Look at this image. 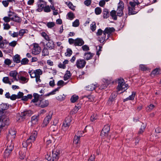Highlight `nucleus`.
Returning a JSON list of instances; mask_svg holds the SVG:
<instances>
[{
    "label": "nucleus",
    "instance_id": "13d9d810",
    "mask_svg": "<svg viewBox=\"0 0 161 161\" xmlns=\"http://www.w3.org/2000/svg\"><path fill=\"white\" fill-rule=\"evenodd\" d=\"M103 81L104 82V84H107V85L108 86L111 83L110 81H109L108 79L103 78L102 79Z\"/></svg>",
    "mask_w": 161,
    "mask_h": 161
},
{
    "label": "nucleus",
    "instance_id": "58836bf2",
    "mask_svg": "<svg viewBox=\"0 0 161 161\" xmlns=\"http://www.w3.org/2000/svg\"><path fill=\"white\" fill-rule=\"evenodd\" d=\"M140 69L142 71H146L148 70V68L145 65L140 64L139 65Z\"/></svg>",
    "mask_w": 161,
    "mask_h": 161
},
{
    "label": "nucleus",
    "instance_id": "4d7b16f0",
    "mask_svg": "<svg viewBox=\"0 0 161 161\" xmlns=\"http://www.w3.org/2000/svg\"><path fill=\"white\" fill-rule=\"evenodd\" d=\"M82 50L84 51H88L90 50L89 47L86 45L82 46Z\"/></svg>",
    "mask_w": 161,
    "mask_h": 161
},
{
    "label": "nucleus",
    "instance_id": "680f3d73",
    "mask_svg": "<svg viewBox=\"0 0 161 161\" xmlns=\"http://www.w3.org/2000/svg\"><path fill=\"white\" fill-rule=\"evenodd\" d=\"M19 155H20L19 158L21 159H23L25 158V154L24 153L20 151L19 152Z\"/></svg>",
    "mask_w": 161,
    "mask_h": 161
},
{
    "label": "nucleus",
    "instance_id": "a18cd8bd",
    "mask_svg": "<svg viewBox=\"0 0 161 161\" xmlns=\"http://www.w3.org/2000/svg\"><path fill=\"white\" fill-rule=\"evenodd\" d=\"M55 25V23L53 22H49L47 23V25L48 28H51Z\"/></svg>",
    "mask_w": 161,
    "mask_h": 161
},
{
    "label": "nucleus",
    "instance_id": "c756f323",
    "mask_svg": "<svg viewBox=\"0 0 161 161\" xmlns=\"http://www.w3.org/2000/svg\"><path fill=\"white\" fill-rule=\"evenodd\" d=\"M96 86L93 84H91L86 86V90L89 91H92L96 88Z\"/></svg>",
    "mask_w": 161,
    "mask_h": 161
},
{
    "label": "nucleus",
    "instance_id": "f03ea898",
    "mask_svg": "<svg viewBox=\"0 0 161 161\" xmlns=\"http://www.w3.org/2000/svg\"><path fill=\"white\" fill-rule=\"evenodd\" d=\"M118 86L117 89L118 91H125L127 89L128 85L125 84L123 79H120L118 80Z\"/></svg>",
    "mask_w": 161,
    "mask_h": 161
},
{
    "label": "nucleus",
    "instance_id": "6e6552de",
    "mask_svg": "<svg viewBox=\"0 0 161 161\" xmlns=\"http://www.w3.org/2000/svg\"><path fill=\"white\" fill-rule=\"evenodd\" d=\"M60 155V151L58 149H54L52 152V161H57Z\"/></svg>",
    "mask_w": 161,
    "mask_h": 161
},
{
    "label": "nucleus",
    "instance_id": "412c9836",
    "mask_svg": "<svg viewBox=\"0 0 161 161\" xmlns=\"http://www.w3.org/2000/svg\"><path fill=\"white\" fill-rule=\"evenodd\" d=\"M48 42L46 44L47 48H48L49 50H52L54 48V44L53 41H48Z\"/></svg>",
    "mask_w": 161,
    "mask_h": 161
},
{
    "label": "nucleus",
    "instance_id": "f257e3e1",
    "mask_svg": "<svg viewBox=\"0 0 161 161\" xmlns=\"http://www.w3.org/2000/svg\"><path fill=\"white\" fill-rule=\"evenodd\" d=\"M129 4V5H127L129 14L134 15L137 14L139 10L136 9L135 3L130 1Z\"/></svg>",
    "mask_w": 161,
    "mask_h": 161
},
{
    "label": "nucleus",
    "instance_id": "473e14b6",
    "mask_svg": "<svg viewBox=\"0 0 161 161\" xmlns=\"http://www.w3.org/2000/svg\"><path fill=\"white\" fill-rule=\"evenodd\" d=\"M67 16L68 17V19L70 20H72L75 17L74 14L71 12L68 13Z\"/></svg>",
    "mask_w": 161,
    "mask_h": 161
},
{
    "label": "nucleus",
    "instance_id": "5fc2aeb1",
    "mask_svg": "<svg viewBox=\"0 0 161 161\" xmlns=\"http://www.w3.org/2000/svg\"><path fill=\"white\" fill-rule=\"evenodd\" d=\"M67 5L70 9L73 11L75 10V9L74 8L75 6L73 5V4L71 2H69L67 4Z\"/></svg>",
    "mask_w": 161,
    "mask_h": 161
},
{
    "label": "nucleus",
    "instance_id": "bb28decb",
    "mask_svg": "<svg viewBox=\"0 0 161 161\" xmlns=\"http://www.w3.org/2000/svg\"><path fill=\"white\" fill-rule=\"evenodd\" d=\"M31 142L28 139L26 141H23L22 142L23 147L25 148L28 145L31 146Z\"/></svg>",
    "mask_w": 161,
    "mask_h": 161
},
{
    "label": "nucleus",
    "instance_id": "a211bd4d",
    "mask_svg": "<svg viewBox=\"0 0 161 161\" xmlns=\"http://www.w3.org/2000/svg\"><path fill=\"white\" fill-rule=\"evenodd\" d=\"M94 55L93 53H91L90 52L85 53L84 54V59L87 60H90L92 58Z\"/></svg>",
    "mask_w": 161,
    "mask_h": 161
},
{
    "label": "nucleus",
    "instance_id": "4468645a",
    "mask_svg": "<svg viewBox=\"0 0 161 161\" xmlns=\"http://www.w3.org/2000/svg\"><path fill=\"white\" fill-rule=\"evenodd\" d=\"M9 108V105L7 104L2 103L0 105V116H2L4 113V111Z\"/></svg>",
    "mask_w": 161,
    "mask_h": 161
},
{
    "label": "nucleus",
    "instance_id": "e433bc0d",
    "mask_svg": "<svg viewBox=\"0 0 161 161\" xmlns=\"http://www.w3.org/2000/svg\"><path fill=\"white\" fill-rule=\"evenodd\" d=\"M29 62V60L27 58H23L20 61L21 64L22 65L27 64Z\"/></svg>",
    "mask_w": 161,
    "mask_h": 161
},
{
    "label": "nucleus",
    "instance_id": "aec40b11",
    "mask_svg": "<svg viewBox=\"0 0 161 161\" xmlns=\"http://www.w3.org/2000/svg\"><path fill=\"white\" fill-rule=\"evenodd\" d=\"M42 94L41 95H39L37 93H34L33 94V96L34 98L32 99L31 101V102L35 103L37 102L38 100L39 101V99L40 98H41V96H42Z\"/></svg>",
    "mask_w": 161,
    "mask_h": 161
},
{
    "label": "nucleus",
    "instance_id": "cd10ccee",
    "mask_svg": "<svg viewBox=\"0 0 161 161\" xmlns=\"http://www.w3.org/2000/svg\"><path fill=\"white\" fill-rule=\"evenodd\" d=\"M16 132L13 130L11 129L9 130V134L8 136L9 137H12L13 138H15Z\"/></svg>",
    "mask_w": 161,
    "mask_h": 161
},
{
    "label": "nucleus",
    "instance_id": "9d476101",
    "mask_svg": "<svg viewBox=\"0 0 161 161\" xmlns=\"http://www.w3.org/2000/svg\"><path fill=\"white\" fill-rule=\"evenodd\" d=\"M36 105H38L39 106L42 108H44L48 105L49 102L48 100H45L42 98H40L38 104H36Z\"/></svg>",
    "mask_w": 161,
    "mask_h": 161
},
{
    "label": "nucleus",
    "instance_id": "bf43d9fd",
    "mask_svg": "<svg viewBox=\"0 0 161 161\" xmlns=\"http://www.w3.org/2000/svg\"><path fill=\"white\" fill-rule=\"evenodd\" d=\"M91 0H86L84 2L85 5L87 6H90L91 4Z\"/></svg>",
    "mask_w": 161,
    "mask_h": 161
},
{
    "label": "nucleus",
    "instance_id": "338daca9",
    "mask_svg": "<svg viewBox=\"0 0 161 161\" xmlns=\"http://www.w3.org/2000/svg\"><path fill=\"white\" fill-rule=\"evenodd\" d=\"M2 3L3 5L5 7H7L9 4V3L7 0L3 1Z\"/></svg>",
    "mask_w": 161,
    "mask_h": 161
},
{
    "label": "nucleus",
    "instance_id": "052dcab7",
    "mask_svg": "<svg viewBox=\"0 0 161 161\" xmlns=\"http://www.w3.org/2000/svg\"><path fill=\"white\" fill-rule=\"evenodd\" d=\"M4 25L3 29L4 30H8L10 28V26L8 23H4L3 24Z\"/></svg>",
    "mask_w": 161,
    "mask_h": 161
},
{
    "label": "nucleus",
    "instance_id": "3c124183",
    "mask_svg": "<svg viewBox=\"0 0 161 161\" xmlns=\"http://www.w3.org/2000/svg\"><path fill=\"white\" fill-rule=\"evenodd\" d=\"M43 9L45 12H49L51 11L50 7L49 5L46 6H45L44 8Z\"/></svg>",
    "mask_w": 161,
    "mask_h": 161
},
{
    "label": "nucleus",
    "instance_id": "393cba45",
    "mask_svg": "<svg viewBox=\"0 0 161 161\" xmlns=\"http://www.w3.org/2000/svg\"><path fill=\"white\" fill-rule=\"evenodd\" d=\"M39 118V115H34L31 118V122L32 123L36 124L38 121Z\"/></svg>",
    "mask_w": 161,
    "mask_h": 161
},
{
    "label": "nucleus",
    "instance_id": "2f4dec72",
    "mask_svg": "<svg viewBox=\"0 0 161 161\" xmlns=\"http://www.w3.org/2000/svg\"><path fill=\"white\" fill-rule=\"evenodd\" d=\"M41 35L44 39L47 41H50V38L45 32H43L41 33Z\"/></svg>",
    "mask_w": 161,
    "mask_h": 161
},
{
    "label": "nucleus",
    "instance_id": "e2e57ef3",
    "mask_svg": "<svg viewBox=\"0 0 161 161\" xmlns=\"http://www.w3.org/2000/svg\"><path fill=\"white\" fill-rule=\"evenodd\" d=\"M97 116L96 114H93L91 117V120L92 121H93L97 119Z\"/></svg>",
    "mask_w": 161,
    "mask_h": 161
},
{
    "label": "nucleus",
    "instance_id": "0e129e2a",
    "mask_svg": "<svg viewBox=\"0 0 161 161\" xmlns=\"http://www.w3.org/2000/svg\"><path fill=\"white\" fill-rule=\"evenodd\" d=\"M136 94L135 92H132V94L130 96L128 97L129 100H133L134 99Z\"/></svg>",
    "mask_w": 161,
    "mask_h": 161
},
{
    "label": "nucleus",
    "instance_id": "9b49d317",
    "mask_svg": "<svg viewBox=\"0 0 161 161\" xmlns=\"http://www.w3.org/2000/svg\"><path fill=\"white\" fill-rule=\"evenodd\" d=\"M86 62L83 59H78L76 62L75 65L79 69H82L85 66Z\"/></svg>",
    "mask_w": 161,
    "mask_h": 161
},
{
    "label": "nucleus",
    "instance_id": "f704fd0d",
    "mask_svg": "<svg viewBox=\"0 0 161 161\" xmlns=\"http://www.w3.org/2000/svg\"><path fill=\"white\" fill-rule=\"evenodd\" d=\"M73 53L71 49L69 48H68L66 50V52L65 53V55L67 57H70L72 54Z\"/></svg>",
    "mask_w": 161,
    "mask_h": 161
},
{
    "label": "nucleus",
    "instance_id": "dca6fc26",
    "mask_svg": "<svg viewBox=\"0 0 161 161\" xmlns=\"http://www.w3.org/2000/svg\"><path fill=\"white\" fill-rule=\"evenodd\" d=\"M80 134H81V131H78L77 133L78 136L75 135L74 136L73 142L74 144H77L79 143L80 138L82 136V135H81Z\"/></svg>",
    "mask_w": 161,
    "mask_h": 161
},
{
    "label": "nucleus",
    "instance_id": "09e8293b",
    "mask_svg": "<svg viewBox=\"0 0 161 161\" xmlns=\"http://www.w3.org/2000/svg\"><path fill=\"white\" fill-rule=\"evenodd\" d=\"M96 28V23L95 22H92V23L91 25V29L92 31H94Z\"/></svg>",
    "mask_w": 161,
    "mask_h": 161
},
{
    "label": "nucleus",
    "instance_id": "39448f33",
    "mask_svg": "<svg viewBox=\"0 0 161 161\" xmlns=\"http://www.w3.org/2000/svg\"><path fill=\"white\" fill-rule=\"evenodd\" d=\"M14 147V144L11 142H8L6 149L4 153V157L5 158H8L10 155L12 151L13 150Z\"/></svg>",
    "mask_w": 161,
    "mask_h": 161
},
{
    "label": "nucleus",
    "instance_id": "b1692460",
    "mask_svg": "<svg viewBox=\"0 0 161 161\" xmlns=\"http://www.w3.org/2000/svg\"><path fill=\"white\" fill-rule=\"evenodd\" d=\"M109 11L107 8H104L103 11V17L104 19H107L109 16Z\"/></svg>",
    "mask_w": 161,
    "mask_h": 161
},
{
    "label": "nucleus",
    "instance_id": "ea45409f",
    "mask_svg": "<svg viewBox=\"0 0 161 161\" xmlns=\"http://www.w3.org/2000/svg\"><path fill=\"white\" fill-rule=\"evenodd\" d=\"M123 10L122 9L117 8V14L118 16L121 17L123 15Z\"/></svg>",
    "mask_w": 161,
    "mask_h": 161
},
{
    "label": "nucleus",
    "instance_id": "79ce46f5",
    "mask_svg": "<svg viewBox=\"0 0 161 161\" xmlns=\"http://www.w3.org/2000/svg\"><path fill=\"white\" fill-rule=\"evenodd\" d=\"M8 43V42L6 39L4 40L3 41H2V42L0 43V48H4V44H7Z\"/></svg>",
    "mask_w": 161,
    "mask_h": 161
},
{
    "label": "nucleus",
    "instance_id": "69168bd1",
    "mask_svg": "<svg viewBox=\"0 0 161 161\" xmlns=\"http://www.w3.org/2000/svg\"><path fill=\"white\" fill-rule=\"evenodd\" d=\"M11 18L9 17L5 16L3 18V19L5 22L8 23L9 22L10 20H11Z\"/></svg>",
    "mask_w": 161,
    "mask_h": 161
},
{
    "label": "nucleus",
    "instance_id": "2eb2a0df",
    "mask_svg": "<svg viewBox=\"0 0 161 161\" xmlns=\"http://www.w3.org/2000/svg\"><path fill=\"white\" fill-rule=\"evenodd\" d=\"M115 31L114 28L113 27H107L105 28L103 31V36H106V34H111Z\"/></svg>",
    "mask_w": 161,
    "mask_h": 161
},
{
    "label": "nucleus",
    "instance_id": "c03bdc74",
    "mask_svg": "<svg viewBox=\"0 0 161 161\" xmlns=\"http://www.w3.org/2000/svg\"><path fill=\"white\" fill-rule=\"evenodd\" d=\"M79 20L78 19H76L73 22L72 26L74 27H77L79 26Z\"/></svg>",
    "mask_w": 161,
    "mask_h": 161
},
{
    "label": "nucleus",
    "instance_id": "de8ad7c7",
    "mask_svg": "<svg viewBox=\"0 0 161 161\" xmlns=\"http://www.w3.org/2000/svg\"><path fill=\"white\" fill-rule=\"evenodd\" d=\"M29 73L31 77V78H34L36 77V76L35 72V70H31L29 72Z\"/></svg>",
    "mask_w": 161,
    "mask_h": 161
},
{
    "label": "nucleus",
    "instance_id": "4be33fe9",
    "mask_svg": "<svg viewBox=\"0 0 161 161\" xmlns=\"http://www.w3.org/2000/svg\"><path fill=\"white\" fill-rule=\"evenodd\" d=\"M13 60L14 63L18 64L20 61L21 57L20 55L18 54H16L13 58Z\"/></svg>",
    "mask_w": 161,
    "mask_h": 161
},
{
    "label": "nucleus",
    "instance_id": "6e6d98bb",
    "mask_svg": "<svg viewBox=\"0 0 161 161\" xmlns=\"http://www.w3.org/2000/svg\"><path fill=\"white\" fill-rule=\"evenodd\" d=\"M11 60L8 58H6L5 59L4 63V64L6 65H8V66H9L11 63Z\"/></svg>",
    "mask_w": 161,
    "mask_h": 161
},
{
    "label": "nucleus",
    "instance_id": "8fccbe9b",
    "mask_svg": "<svg viewBox=\"0 0 161 161\" xmlns=\"http://www.w3.org/2000/svg\"><path fill=\"white\" fill-rule=\"evenodd\" d=\"M35 72L36 76H40L42 73V71L40 69L36 70Z\"/></svg>",
    "mask_w": 161,
    "mask_h": 161
},
{
    "label": "nucleus",
    "instance_id": "20e7f679",
    "mask_svg": "<svg viewBox=\"0 0 161 161\" xmlns=\"http://www.w3.org/2000/svg\"><path fill=\"white\" fill-rule=\"evenodd\" d=\"M110 130V125L109 124H107L105 125L101 132V136H105L110 139V136H108V133Z\"/></svg>",
    "mask_w": 161,
    "mask_h": 161
},
{
    "label": "nucleus",
    "instance_id": "f8f14e48",
    "mask_svg": "<svg viewBox=\"0 0 161 161\" xmlns=\"http://www.w3.org/2000/svg\"><path fill=\"white\" fill-rule=\"evenodd\" d=\"M46 5V3L42 0H39L37 2L38 8L37 9L38 12H41Z\"/></svg>",
    "mask_w": 161,
    "mask_h": 161
},
{
    "label": "nucleus",
    "instance_id": "a878e982",
    "mask_svg": "<svg viewBox=\"0 0 161 161\" xmlns=\"http://www.w3.org/2000/svg\"><path fill=\"white\" fill-rule=\"evenodd\" d=\"M41 50V47L33 48L32 50V52L33 54L35 55H37L40 53Z\"/></svg>",
    "mask_w": 161,
    "mask_h": 161
},
{
    "label": "nucleus",
    "instance_id": "72a5a7b5",
    "mask_svg": "<svg viewBox=\"0 0 161 161\" xmlns=\"http://www.w3.org/2000/svg\"><path fill=\"white\" fill-rule=\"evenodd\" d=\"M78 98L79 97L78 96L76 95H74L71 97L70 100L72 103H74L76 101Z\"/></svg>",
    "mask_w": 161,
    "mask_h": 161
},
{
    "label": "nucleus",
    "instance_id": "c9c22d12",
    "mask_svg": "<svg viewBox=\"0 0 161 161\" xmlns=\"http://www.w3.org/2000/svg\"><path fill=\"white\" fill-rule=\"evenodd\" d=\"M143 125H142L141 128L138 131L137 134L138 135H139L140 134H142L143 132L144 131L145 129L146 128V125H143V124L142 123Z\"/></svg>",
    "mask_w": 161,
    "mask_h": 161
},
{
    "label": "nucleus",
    "instance_id": "7c9ffc66",
    "mask_svg": "<svg viewBox=\"0 0 161 161\" xmlns=\"http://www.w3.org/2000/svg\"><path fill=\"white\" fill-rule=\"evenodd\" d=\"M161 73V71L159 69L156 68L151 72L152 75H159Z\"/></svg>",
    "mask_w": 161,
    "mask_h": 161
},
{
    "label": "nucleus",
    "instance_id": "49530a36",
    "mask_svg": "<svg viewBox=\"0 0 161 161\" xmlns=\"http://www.w3.org/2000/svg\"><path fill=\"white\" fill-rule=\"evenodd\" d=\"M124 4L123 2L120 1L119 2L118 4V8L124 9Z\"/></svg>",
    "mask_w": 161,
    "mask_h": 161
},
{
    "label": "nucleus",
    "instance_id": "5701e85b",
    "mask_svg": "<svg viewBox=\"0 0 161 161\" xmlns=\"http://www.w3.org/2000/svg\"><path fill=\"white\" fill-rule=\"evenodd\" d=\"M42 43L43 45V46H45V44L44 42H42ZM49 49L47 48L46 47H44L42 51V55L43 56H46L47 55H48L49 54V51L48 50Z\"/></svg>",
    "mask_w": 161,
    "mask_h": 161
},
{
    "label": "nucleus",
    "instance_id": "603ef678",
    "mask_svg": "<svg viewBox=\"0 0 161 161\" xmlns=\"http://www.w3.org/2000/svg\"><path fill=\"white\" fill-rule=\"evenodd\" d=\"M154 107L155 106L154 105L151 104L148 106L147 110L148 111L150 112L153 109Z\"/></svg>",
    "mask_w": 161,
    "mask_h": 161
},
{
    "label": "nucleus",
    "instance_id": "1a4fd4ad",
    "mask_svg": "<svg viewBox=\"0 0 161 161\" xmlns=\"http://www.w3.org/2000/svg\"><path fill=\"white\" fill-rule=\"evenodd\" d=\"M9 119L4 116H0V125L1 127H4L6 125L9 124Z\"/></svg>",
    "mask_w": 161,
    "mask_h": 161
},
{
    "label": "nucleus",
    "instance_id": "774afa93",
    "mask_svg": "<svg viewBox=\"0 0 161 161\" xmlns=\"http://www.w3.org/2000/svg\"><path fill=\"white\" fill-rule=\"evenodd\" d=\"M108 86L107 84L104 83L100 86L99 88L101 90L105 89L107 88Z\"/></svg>",
    "mask_w": 161,
    "mask_h": 161
},
{
    "label": "nucleus",
    "instance_id": "c85d7f7f",
    "mask_svg": "<svg viewBox=\"0 0 161 161\" xmlns=\"http://www.w3.org/2000/svg\"><path fill=\"white\" fill-rule=\"evenodd\" d=\"M110 15L114 20L117 19V15H116V11L115 10H112L110 13Z\"/></svg>",
    "mask_w": 161,
    "mask_h": 161
},
{
    "label": "nucleus",
    "instance_id": "0eeeda50",
    "mask_svg": "<svg viewBox=\"0 0 161 161\" xmlns=\"http://www.w3.org/2000/svg\"><path fill=\"white\" fill-rule=\"evenodd\" d=\"M117 95V93L115 92H113L112 93L107 103L108 105L111 106L115 103Z\"/></svg>",
    "mask_w": 161,
    "mask_h": 161
},
{
    "label": "nucleus",
    "instance_id": "a19ab883",
    "mask_svg": "<svg viewBox=\"0 0 161 161\" xmlns=\"http://www.w3.org/2000/svg\"><path fill=\"white\" fill-rule=\"evenodd\" d=\"M27 31L26 29H21L20 30L18 33L19 35L20 36H23L25 33H26V31Z\"/></svg>",
    "mask_w": 161,
    "mask_h": 161
},
{
    "label": "nucleus",
    "instance_id": "4c0bfd02",
    "mask_svg": "<svg viewBox=\"0 0 161 161\" xmlns=\"http://www.w3.org/2000/svg\"><path fill=\"white\" fill-rule=\"evenodd\" d=\"M102 9L99 7H97L95 9V13L96 15H99L102 12Z\"/></svg>",
    "mask_w": 161,
    "mask_h": 161
},
{
    "label": "nucleus",
    "instance_id": "ddd939ff",
    "mask_svg": "<svg viewBox=\"0 0 161 161\" xmlns=\"http://www.w3.org/2000/svg\"><path fill=\"white\" fill-rule=\"evenodd\" d=\"M37 131L33 130L31 133L29 138L28 139L31 142H34L37 136Z\"/></svg>",
    "mask_w": 161,
    "mask_h": 161
},
{
    "label": "nucleus",
    "instance_id": "f3484780",
    "mask_svg": "<svg viewBox=\"0 0 161 161\" xmlns=\"http://www.w3.org/2000/svg\"><path fill=\"white\" fill-rule=\"evenodd\" d=\"M84 44V42L81 38H77L75 39V46H81Z\"/></svg>",
    "mask_w": 161,
    "mask_h": 161
},
{
    "label": "nucleus",
    "instance_id": "7ed1b4c3",
    "mask_svg": "<svg viewBox=\"0 0 161 161\" xmlns=\"http://www.w3.org/2000/svg\"><path fill=\"white\" fill-rule=\"evenodd\" d=\"M71 121L70 116H68L66 117L65 118L62 126V130L65 132L67 131L69 128Z\"/></svg>",
    "mask_w": 161,
    "mask_h": 161
},
{
    "label": "nucleus",
    "instance_id": "423d86ee",
    "mask_svg": "<svg viewBox=\"0 0 161 161\" xmlns=\"http://www.w3.org/2000/svg\"><path fill=\"white\" fill-rule=\"evenodd\" d=\"M53 114V112L50 111L48 113V115L46 116L43 120V122L42 125V127H44L47 126L51 120Z\"/></svg>",
    "mask_w": 161,
    "mask_h": 161
},
{
    "label": "nucleus",
    "instance_id": "37998d69",
    "mask_svg": "<svg viewBox=\"0 0 161 161\" xmlns=\"http://www.w3.org/2000/svg\"><path fill=\"white\" fill-rule=\"evenodd\" d=\"M56 123L54 124V122L53 121V125L51 127V130L53 131H55L57 129V127L56 126V124H57V120H56Z\"/></svg>",
    "mask_w": 161,
    "mask_h": 161
},
{
    "label": "nucleus",
    "instance_id": "6ab92c4d",
    "mask_svg": "<svg viewBox=\"0 0 161 161\" xmlns=\"http://www.w3.org/2000/svg\"><path fill=\"white\" fill-rule=\"evenodd\" d=\"M11 20L17 23H20L22 21V19L16 13L14 14V17L11 18Z\"/></svg>",
    "mask_w": 161,
    "mask_h": 161
},
{
    "label": "nucleus",
    "instance_id": "864d4df0",
    "mask_svg": "<svg viewBox=\"0 0 161 161\" xmlns=\"http://www.w3.org/2000/svg\"><path fill=\"white\" fill-rule=\"evenodd\" d=\"M18 73L16 71H12L9 73V75L13 77L16 76Z\"/></svg>",
    "mask_w": 161,
    "mask_h": 161
}]
</instances>
